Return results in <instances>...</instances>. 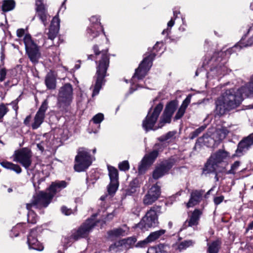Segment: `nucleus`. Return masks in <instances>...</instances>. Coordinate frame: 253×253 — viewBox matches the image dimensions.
<instances>
[{
  "mask_svg": "<svg viewBox=\"0 0 253 253\" xmlns=\"http://www.w3.org/2000/svg\"><path fill=\"white\" fill-rule=\"evenodd\" d=\"M61 211L66 215H69L73 213L72 210L71 209H68L65 206H63L61 209Z\"/></svg>",
  "mask_w": 253,
  "mask_h": 253,
  "instance_id": "obj_47",
  "label": "nucleus"
},
{
  "mask_svg": "<svg viewBox=\"0 0 253 253\" xmlns=\"http://www.w3.org/2000/svg\"><path fill=\"white\" fill-rule=\"evenodd\" d=\"M60 28V20L58 15L55 16L51 22L49 32L47 33L48 38L53 40L57 36Z\"/></svg>",
  "mask_w": 253,
  "mask_h": 253,
  "instance_id": "obj_23",
  "label": "nucleus"
},
{
  "mask_svg": "<svg viewBox=\"0 0 253 253\" xmlns=\"http://www.w3.org/2000/svg\"><path fill=\"white\" fill-rule=\"evenodd\" d=\"M158 154L159 151L157 150H154L144 156L138 167L139 174H143L146 171L148 168L154 163L158 156Z\"/></svg>",
  "mask_w": 253,
  "mask_h": 253,
  "instance_id": "obj_16",
  "label": "nucleus"
},
{
  "mask_svg": "<svg viewBox=\"0 0 253 253\" xmlns=\"http://www.w3.org/2000/svg\"><path fill=\"white\" fill-rule=\"evenodd\" d=\"M229 130L225 127L217 129L211 136L206 138L205 143H209L208 146L215 147L223 140L229 133Z\"/></svg>",
  "mask_w": 253,
  "mask_h": 253,
  "instance_id": "obj_13",
  "label": "nucleus"
},
{
  "mask_svg": "<svg viewBox=\"0 0 253 253\" xmlns=\"http://www.w3.org/2000/svg\"><path fill=\"white\" fill-rule=\"evenodd\" d=\"M240 165V162L239 161H235L231 167V169L230 170L226 172V173L228 174H235L236 172V171L238 170L239 166Z\"/></svg>",
  "mask_w": 253,
  "mask_h": 253,
  "instance_id": "obj_41",
  "label": "nucleus"
},
{
  "mask_svg": "<svg viewBox=\"0 0 253 253\" xmlns=\"http://www.w3.org/2000/svg\"><path fill=\"white\" fill-rule=\"evenodd\" d=\"M31 115H29V116H27L26 118L25 119V120L24 121V124L26 126H28L29 125V123H30V122L31 120Z\"/></svg>",
  "mask_w": 253,
  "mask_h": 253,
  "instance_id": "obj_56",
  "label": "nucleus"
},
{
  "mask_svg": "<svg viewBox=\"0 0 253 253\" xmlns=\"http://www.w3.org/2000/svg\"><path fill=\"white\" fill-rule=\"evenodd\" d=\"M91 25L86 30L87 38L92 40L99 35L100 31H103L102 26L101 25L100 19L97 16H92L90 18Z\"/></svg>",
  "mask_w": 253,
  "mask_h": 253,
  "instance_id": "obj_15",
  "label": "nucleus"
},
{
  "mask_svg": "<svg viewBox=\"0 0 253 253\" xmlns=\"http://www.w3.org/2000/svg\"><path fill=\"white\" fill-rule=\"evenodd\" d=\"M175 131H169L165 135L161 136L159 138V140L161 141H165L169 140L171 139L174 135L175 134Z\"/></svg>",
  "mask_w": 253,
  "mask_h": 253,
  "instance_id": "obj_43",
  "label": "nucleus"
},
{
  "mask_svg": "<svg viewBox=\"0 0 253 253\" xmlns=\"http://www.w3.org/2000/svg\"><path fill=\"white\" fill-rule=\"evenodd\" d=\"M224 197L223 196L215 197L214 199V203L215 205L220 204L223 200Z\"/></svg>",
  "mask_w": 253,
  "mask_h": 253,
  "instance_id": "obj_50",
  "label": "nucleus"
},
{
  "mask_svg": "<svg viewBox=\"0 0 253 253\" xmlns=\"http://www.w3.org/2000/svg\"><path fill=\"white\" fill-rule=\"evenodd\" d=\"M248 43L246 45H242V43L240 42L237 44H236L234 46L232 47L230 49H228L226 50V54H231L232 52L236 51V49H240L243 46H250L252 44H253V36L252 37L248 42Z\"/></svg>",
  "mask_w": 253,
  "mask_h": 253,
  "instance_id": "obj_33",
  "label": "nucleus"
},
{
  "mask_svg": "<svg viewBox=\"0 0 253 253\" xmlns=\"http://www.w3.org/2000/svg\"><path fill=\"white\" fill-rule=\"evenodd\" d=\"M27 54L30 61L34 64H37L41 56L40 48L32 40L29 34H26L23 39Z\"/></svg>",
  "mask_w": 253,
  "mask_h": 253,
  "instance_id": "obj_9",
  "label": "nucleus"
},
{
  "mask_svg": "<svg viewBox=\"0 0 253 253\" xmlns=\"http://www.w3.org/2000/svg\"><path fill=\"white\" fill-rule=\"evenodd\" d=\"M249 228L250 229L253 228V221L249 224Z\"/></svg>",
  "mask_w": 253,
  "mask_h": 253,
  "instance_id": "obj_64",
  "label": "nucleus"
},
{
  "mask_svg": "<svg viewBox=\"0 0 253 253\" xmlns=\"http://www.w3.org/2000/svg\"><path fill=\"white\" fill-rule=\"evenodd\" d=\"M67 185V182L65 181L53 182L49 188V191L51 193H53L54 196L56 193L59 192L62 189L65 188Z\"/></svg>",
  "mask_w": 253,
  "mask_h": 253,
  "instance_id": "obj_25",
  "label": "nucleus"
},
{
  "mask_svg": "<svg viewBox=\"0 0 253 253\" xmlns=\"http://www.w3.org/2000/svg\"><path fill=\"white\" fill-rule=\"evenodd\" d=\"M191 101V96L188 95L183 101L181 106L178 110L175 117L174 119L177 120L180 119L184 114L185 110L190 104Z\"/></svg>",
  "mask_w": 253,
  "mask_h": 253,
  "instance_id": "obj_24",
  "label": "nucleus"
},
{
  "mask_svg": "<svg viewBox=\"0 0 253 253\" xmlns=\"http://www.w3.org/2000/svg\"><path fill=\"white\" fill-rule=\"evenodd\" d=\"M202 213V212L200 210L195 209L189 216V218L185 221L182 226V228L185 229L188 227L197 225Z\"/></svg>",
  "mask_w": 253,
  "mask_h": 253,
  "instance_id": "obj_22",
  "label": "nucleus"
},
{
  "mask_svg": "<svg viewBox=\"0 0 253 253\" xmlns=\"http://www.w3.org/2000/svg\"><path fill=\"white\" fill-rule=\"evenodd\" d=\"M32 156L31 150L24 147L15 151L12 158L14 162L20 164L25 169H28L32 164Z\"/></svg>",
  "mask_w": 253,
  "mask_h": 253,
  "instance_id": "obj_10",
  "label": "nucleus"
},
{
  "mask_svg": "<svg viewBox=\"0 0 253 253\" xmlns=\"http://www.w3.org/2000/svg\"><path fill=\"white\" fill-rule=\"evenodd\" d=\"M253 96V75L250 82L240 88H231L226 90L215 101L214 113L216 116H221L227 112L238 107L244 97Z\"/></svg>",
  "mask_w": 253,
  "mask_h": 253,
  "instance_id": "obj_1",
  "label": "nucleus"
},
{
  "mask_svg": "<svg viewBox=\"0 0 253 253\" xmlns=\"http://www.w3.org/2000/svg\"><path fill=\"white\" fill-rule=\"evenodd\" d=\"M73 100V86L70 84L66 83L59 89L57 105L61 111L67 112Z\"/></svg>",
  "mask_w": 253,
  "mask_h": 253,
  "instance_id": "obj_5",
  "label": "nucleus"
},
{
  "mask_svg": "<svg viewBox=\"0 0 253 253\" xmlns=\"http://www.w3.org/2000/svg\"><path fill=\"white\" fill-rule=\"evenodd\" d=\"M176 108L177 103L175 101H171L168 103L161 117L159 126L155 127V124L163 108V105L161 103H159L152 112V109H150L145 119L143 121L142 127L146 131H148L150 130H156L158 128H161L166 123H170L171 117Z\"/></svg>",
  "mask_w": 253,
  "mask_h": 253,
  "instance_id": "obj_2",
  "label": "nucleus"
},
{
  "mask_svg": "<svg viewBox=\"0 0 253 253\" xmlns=\"http://www.w3.org/2000/svg\"><path fill=\"white\" fill-rule=\"evenodd\" d=\"M206 126H203L192 132L190 134V138L193 139L197 137L205 129Z\"/></svg>",
  "mask_w": 253,
  "mask_h": 253,
  "instance_id": "obj_42",
  "label": "nucleus"
},
{
  "mask_svg": "<svg viewBox=\"0 0 253 253\" xmlns=\"http://www.w3.org/2000/svg\"><path fill=\"white\" fill-rule=\"evenodd\" d=\"M138 181L136 179L131 181L129 185V187L126 190V194L127 195H131L135 193L138 187Z\"/></svg>",
  "mask_w": 253,
  "mask_h": 253,
  "instance_id": "obj_34",
  "label": "nucleus"
},
{
  "mask_svg": "<svg viewBox=\"0 0 253 253\" xmlns=\"http://www.w3.org/2000/svg\"><path fill=\"white\" fill-rule=\"evenodd\" d=\"M45 84L48 89H54L56 86V80L52 73H48L45 78Z\"/></svg>",
  "mask_w": 253,
  "mask_h": 253,
  "instance_id": "obj_27",
  "label": "nucleus"
},
{
  "mask_svg": "<svg viewBox=\"0 0 253 253\" xmlns=\"http://www.w3.org/2000/svg\"><path fill=\"white\" fill-rule=\"evenodd\" d=\"M179 13V11L177 10H173V16L174 17V19L176 18L177 15Z\"/></svg>",
  "mask_w": 253,
  "mask_h": 253,
  "instance_id": "obj_61",
  "label": "nucleus"
},
{
  "mask_svg": "<svg viewBox=\"0 0 253 253\" xmlns=\"http://www.w3.org/2000/svg\"><path fill=\"white\" fill-rule=\"evenodd\" d=\"M160 187L157 184L152 186L143 198V202L144 204L145 205H152L158 200L160 197Z\"/></svg>",
  "mask_w": 253,
  "mask_h": 253,
  "instance_id": "obj_19",
  "label": "nucleus"
},
{
  "mask_svg": "<svg viewBox=\"0 0 253 253\" xmlns=\"http://www.w3.org/2000/svg\"><path fill=\"white\" fill-rule=\"evenodd\" d=\"M119 168L121 170L126 171L128 170L129 165L127 161H124L119 164Z\"/></svg>",
  "mask_w": 253,
  "mask_h": 253,
  "instance_id": "obj_45",
  "label": "nucleus"
},
{
  "mask_svg": "<svg viewBox=\"0 0 253 253\" xmlns=\"http://www.w3.org/2000/svg\"><path fill=\"white\" fill-rule=\"evenodd\" d=\"M96 215H93L92 217L87 219L77 230L73 231L74 235L73 238L78 240L81 238H84L88 236L89 233L96 225V221L94 220Z\"/></svg>",
  "mask_w": 253,
  "mask_h": 253,
  "instance_id": "obj_11",
  "label": "nucleus"
},
{
  "mask_svg": "<svg viewBox=\"0 0 253 253\" xmlns=\"http://www.w3.org/2000/svg\"><path fill=\"white\" fill-rule=\"evenodd\" d=\"M174 18H171L170 20L168 23V26L169 27H172L174 24Z\"/></svg>",
  "mask_w": 253,
  "mask_h": 253,
  "instance_id": "obj_58",
  "label": "nucleus"
},
{
  "mask_svg": "<svg viewBox=\"0 0 253 253\" xmlns=\"http://www.w3.org/2000/svg\"><path fill=\"white\" fill-rule=\"evenodd\" d=\"M0 165L4 168L13 170L17 174H19L22 172V169L19 165L11 162L3 161L0 163Z\"/></svg>",
  "mask_w": 253,
  "mask_h": 253,
  "instance_id": "obj_29",
  "label": "nucleus"
},
{
  "mask_svg": "<svg viewBox=\"0 0 253 253\" xmlns=\"http://www.w3.org/2000/svg\"><path fill=\"white\" fill-rule=\"evenodd\" d=\"M6 75V71L4 68L0 70V82H2L4 80Z\"/></svg>",
  "mask_w": 253,
  "mask_h": 253,
  "instance_id": "obj_49",
  "label": "nucleus"
},
{
  "mask_svg": "<svg viewBox=\"0 0 253 253\" xmlns=\"http://www.w3.org/2000/svg\"><path fill=\"white\" fill-rule=\"evenodd\" d=\"M28 221L32 224H35L37 220V216L35 213L30 209L28 210Z\"/></svg>",
  "mask_w": 253,
  "mask_h": 253,
  "instance_id": "obj_40",
  "label": "nucleus"
},
{
  "mask_svg": "<svg viewBox=\"0 0 253 253\" xmlns=\"http://www.w3.org/2000/svg\"><path fill=\"white\" fill-rule=\"evenodd\" d=\"M48 108V103L44 100L42 104L38 111L36 113L34 119V122L31 126L33 129L38 128L43 122L45 118V113Z\"/></svg>",
  "mask_w": 253,
  "mask_h": 253,
  "instance_id": "obj_18",
  "label": "nucleus"
},
{
  "mask_svg": "<svg viewBox=\"0 0 253 253\" xmlns=\"http://www.w3.org/2000/svg\"><path fill=\"white\" fill-rule=\"evenodd\" d=\"M104 119V115L102 113H98L95 115L93 118L92 121L94 123L98 124H100Z\"/></svg>",
  "mask_w": 253,
  "mask_h": 253,
  "instance_id": "obj_44",
  "label": "nucleus"
},
{
  "mask_svg": "<svg viewBox=\"0 0 253 253\" xmlns=\"http://www.w3.org/2000/svg\"><path fill=\"white\" fill-rule=\"evenodd\" d=\"M195 242L191 240H184L179 243L178 249L179 251L186 249L187 248L193 246Z\"/></svg>",
  "mask_w": 253,
  "mask_h": 253,
  "instance_id": "obj_37",
  "label": "nucleus"
},
{
  "mask_svg": "<svg viewBox=\"0 0 253 253\" xmlns=\"http://www.w3.org/2000/svg\"><path fill=\"white\" fill-rule=\"evenodd\" d=\"M36 10L38 16L43 24L44 26H46L47 23L48 14L45 6L43 7H36Z\"/></svg>",
  "mask_w": 253,
  "mask_h": 253,
  "instance_id": "obj_28",
  "label": "nucleus"
},
{
  "mask_svg": "<svg viewBox=\"0 0 253 253\" xmlns=\"http://www.w3.org/2000/svg\"><path fill=\"white\" fill-rule=\"evenodd\" d=\"M119 186V181H110L108 186V192L109 194H114L117 190Z\"/></svg>",
  "mask_w": 253,
  "mask_h": 253,
  "instance_id": "obj_38",
  "label": "nucleus"
},
{
  "mask_svg": "<svg viewBox=\"0 0 253 253\" xmlns=\"http://www.w3.org/2000/svg\"><path fill=\"white\" fill-rule=\"evenodd\" d=\"M15 2L14 0H4L2 5V10L4 12L10 11L14 8Z\"/></svg>",
  "mask_w": 253,
  "mask_h": 253,
  "instance_id": "obj_32",
  "label": "nucleus"
},
{
  "mask_svg": "<svg viewBox=\"0 0 253 253\" xmlns=\"http://www.w3.org/2000/svg\"><path fill=\"white\" fill-rule=\"evenodd\" d=\"M44 0H36V7H43L45 6L43 2Z\"/></svg>",
  "mask_w": 253,
  "mask_h": 253,
  "instance_id": "obj_54",
  "label": "nucleus"
},
{
  "mask_svg": "<svg viewBox=\"0 0 253 253\" xmlns=\"http://www.w3.org/2000/svg\"><path fill=\"white\" fill-rule=\"evenodd\" d=\"M23 225L22 223L17 224L15 227H14L11 230L12 232H16L21 230L22 226Z\"/></svg>",
  "mask_w": 253,
  "mask_h": 253,
  "instance_id": "obj_52",
  "label": "nucleus"
},
{
  "mask_svg": "<svg viewBox=\"0 0 253 253\" xmlns=\"http://www.w3.org/2000/svg\"><path fill=\"white\" fill-rule=\"evenodd\" d=\"M92 161L93 158L91 157L88 150L84 148H80L75 157L74 169L78 172L84 171L91 165Z\"/></svg>",
  "mask_w": 253,
  "mask_h": 253,
  "instance_id": "obj_7",
  "label": "nucleus"
},
{
  "mask_svg": "<svg viewBox=\"0 0 253 253\" xmlns=\"http://www.w3.org/2000/svg\"><path fill=\"white\" fill-rule=\"evenodd\" d=\"M175 162L176 160L173 158H170L162 162L153 171V178L158 179L168 173L169 169L174 166Z\"/></svg>",
  "mask_w": 253,
  "mask_h": 253,
  "instance_id": "obj_14",
  "label": "nucleus"
},
{
  "mask_svg": "<svg viewBox=\"0 0 253 253\" xmlns=\"http://www.w3.org/2000/svg\"><path fill=\"white\" fill-rule=\"evenodd\" d=\"M156 55L152 53L145 57L140 64L132 77L133 79L137 78L138 80L142 79L146 75L152 65V61Z\"/></svg>",
  "mask_w": 253,
  "mask_h": 253,
  "instance_id": "obj_12",
  "label": "nucleus"
},
{
  "mask_svg": "<svg viewBox=\"0 0 253 253\" xmlns=\"http://www.w3.org/2000/svg\"><path fill=\"white\" fill-rule=\"evenodd\" d=\"M93 50L96 59H99V60L97 66V79L93 89L92 97L98 94L102 85L105 82L104 78L106 76V72L109 65V57L107 54V50L99 51L98 46L95 45L93 46Z\"/></svg>",
  "mask_w": 253,
  "mask_h": 253,
  "instance_id": "obj_3",
  "label": "nucleus"
},
{
  "mask_svg": "<svg viewBox=\"0 0 253 253\" xmlns=\"http://www.w3.org/2000/svg\"><path fill=\"white\" fill-rule=\"evenodd\" d=\"M45 142L42 141L39 143L37 144V147L41 152H43L44 150Z\"/></svg>",
  "mask_w": 253,
  "mask_h": 253,
  "instance_id": "obj_51",
  "label": "nucleus"
},
{
  "mask_svg": "<svg viewBox=\"0 0 253 253\" xmlns=\"http://www.w3.org/2000/svg\"><path fill=\"white\" fill-rule=\"evenodd\" d=\"M108 169L110 181H118L119 174L118 170L111 166L108 167Z\"/></svg>",
  "mask_w": 253,
  "mask_h": 253,
  "instance_id": "obj_35",
  "label": "nucleus"
},
{
  "mask_svg": "<svg viewBox=\"0 0 253 253\" xmlns=\"http://www.w3.org/2000/svg\"><path fill=\"white\" fill-rule=\"evenodd\" d=\"M113 216H114V215L113 213H110L107 215V216L106 218L107 219H111L113 217Z\"/></svg>",
  "mask_w": 253,
  "mask_h": 253,
  "instance_id": "obj_62",
  "label": "nucleus"
},
{
  "mask_svg": "<svg viewBox=\"0 0 253 253\" xmlns=\"http://www.w3.org/2000/svg\"><path fill=\"white\" fill-rule=\"evenodd\" d=\"M53 197V193L41 191L33 196L31 203L26 204V208L28 210L31 209L32 207L35 208H46L48 206Z\"/></svg>",
  "mask_w": 253,
  "mask_h": 253,
  "instance_id": "obj_8",
  "label": "nucleus"
},
{
  "mask_svg": "<svg viewBox=\"0 0 253 253\" xmlns=\"http://www.w3.org/2000/svg\"><path fill=\"white\" fill-rule=\"evenodd\" d=\"M165 233L166 230L164 229H161L155 232H153L151 233L147 237V240L150 243L154 242L160 238V237L163 235Z\"/></svg>",
  "mask_w": 253,
  "mask_h": 253,
  "instance_id": "obj_31",
  "label": "nucleus"
},
{
  "mask_svg": "<svg viewBox=\"0 0 253 253\" xmlns=\"http://www.w3.org/2000/svg\"><path fill=\"white\" fill-rule=\"evenodd\" d=\"M11 104L12 105L13 109L14 110H15L16 111H17L18 110V107L17 106V102L16 100L12 102L11 103Z\"/></svg>",
  "mask_w": 253,
  "mask_h": 253,
  "instance_id": "obj_57",
  "label": "nucleus"
},
{
  "mask_svg": "<svg viewBox=\"0 0 253 253\" xmlns=\"http://www.w3.org/2000/svg\"><path fill=\"white\" fill-rule=\"evenodd\" d=\"M229 157V153L222 149H219L212 153L205 165L203 173L207 174L216 173L220 167V165L226 162Z\"/></svg>",
  "mask_w": 253,
  "mask_h": 253,
  "instance_id": "obj_4",
  "label": "nucleus"
},
{
  "mask_svg": "<svg viewBox=\"0 0 253 253\" xmlns=\"http://www.w3.org/2000/svg\"><path fill=\"white\" fill-rule=\"evenodd\" d=\"M226 69V67L223 66L222 67H220V69L218 67H217V70L218 71V74L219 75H224L225 74V70Z\"/></svg>",
  "mask_w": 253,
  "mask_h": 253,
  "instance_id": "obj_55",
  "label": "nucleus"
},
{
  "mask_svg": "<svg viewBox=\"0 0 253 253\" xmlns=\"http://www.w3.org/2000/svg\"><path fill=\"white\" fill-rule=\"evenodd\" d=\"M207 253H218L220 249V243L216 240L207 244Z\"/></svg>",
  "mask_w": 253,
  "mask_h": 253,
  "instance_id": "obj_30",
  "label": "nucleus"
},
{
  "mask_svg": "<svg viewBox=\"0 0 253 253\" xmlns=\"http://www.w3.org/2000/svg\"><path fill=\"white\" fill-rule=\"evenodd\" d=\"M161 207L154 205L148 210L145 216L137 224L136 227L142 230H148L150 228L155 227L159 224L158 216L161 213Z\"/></svg>",
  "mask_w": 253,
  "mask_h": 253,
  "instance_id": "obj_6",
  "label": "nucleus"
},
{
  "mask_svg": "<svg viewBox=\"0 0 253 253\" xmlns=\"http://www.w3.org/2000/svg\"><path fill=\"white\" fill-rule=\"evenodd\" d=\"M8 111V109L6 106V105L3 103L0 105V120L4 117Z\"/></svg>",
  "mask_w": 253,
  "mask_h": 253,
  "instance_id": "obj_46",
  "label": "nucleus"
},
{
  "mask_svg": "<svg viewBox=\"0 0 253 253\" xmlns=\"http://www.w3.org/2000/svg\"><path fill=\"white\" fill-rule=\"evenodd\" d=\"M204 193L205 191L202 189L193 190L191 193L189 200L187 203V207H193L198 204L202 200Z\"/></svg>",
  "mask_w": 253,
  "mask_h": 253,
  "instance_id": "obj_21",
  "label": "nucleus"
},
{
  "mask_svg": "<svg viewBox=\"0 0 253 253\" xmlns=\"http://www.w3.org/2000/svg\"><path fill=\"white\" fill-rule=\"evenodd\" d=\"M169 32H170V31L168 29H165L163 31L162 34L163 35L167 34V35H169Z\"/></svg>",
  "mask_w": 253,
  "mask_h": 253,
  "instance_id": "obj_60",
  "label": "nucleus"
},
{
  "mask_svg": "<svg viewBox=\"0 0 253 253\" xmlns=\"http://www.w3.org/2000/svg\"><path fill=\"white\" fill-rule=\"evenodd\" d=\"M37 231L36 229L31 230L27 238V243L30 249H33L38 251H42L43 250V247L37 239Z\"/></svg>",
  "mask_w": 253,
  "mask_h": 253,
  "instance_id": "obj_20",
  "label": "nucleus"
},
{
  "mask_svg": "<svg viewBox=\"0 0 253 253\" xmlns=\"http://www.w3.org/2000/svg\"><path fill=\"white\" fill-rule=\"evenodd\" d=\"M253 146V133L244 137L239 142L234 155L237 157L243 156Z\"/></svg>",
  "mask_w": 253,
  "mask_h": 253,
  "instance_id": "obj_17",
  "label": "nucleus"
},
{
  "mask_svg": "<svg viewBox=\"0 0 253 253\" xmlns=\"http://www.w3.org/2000/svg\"><path fill=\"white\" fill-rule=\"evenodd\" d=\"M149 243H150V242H148V241L147 240V238H146L144 240L138 242L137 243L136 246L137 247H144Z\"/></svg>",
  "mask_w": 253,
  "mask_h": 253,
  "instance_id": "obj_48",
  "label": "nucleus"
},
{
  "mask_svg": "<svg viewBox=\"0 0 253 253\" xmlns=\"http://www.w3.org/2000/svg\"><path fill=\"white\" fill-rule=\"evenodd\" d=\"M74 235V233L73 231H72L71 234L68 235L67 236L64 237L62 239V242L64 244V246H66L67 247L68 246H70L71 244L73 242L77 240L74 239V238H73Z\"/></svg>",
  "mask_w": 253,
  "mask_h": 253,
  "instance_id": "obj_36",
  "label": "nucleus"
},
{
  "mask_svg": "<svg viewBox=\"0 0 253 253\" xmlns=\"http://www.w3.org/2000/svg\"><path fill=\"white\" fill-rule=\"evenodd\" d=\"M125 234V231L122 228H116L108 232V235L111 237H118L123 236Z\"/></svg>",
  "mask_w": 253,
  "mask_h": 253,
  "instance_id": "obj_39",
  "label": "nucleus"
},
{
  "mask_svg": "<svg viewBox=\"0 0 253 253\" xmlns=\"http://www.w3.org/2000/svg\"><path fill=\"white\" fill-rule=\"evenodd\" d=\"M115 248H116V245L114 244V245H111L109 249H110V251H112V250H114Z\"/></svg>",
  "mask_w": 253,
  "mask_h": 253,
  "instance_id": "obj_63",
  "label": "nucleus"
},
{
  "mask_svg": "<svg viewBox=\"0 0 253 253\" xmlns=\"http://www.w3.org/2000/svg\"><path fill=\"white\" fill-rule=\"evenodd\" d=\"M17 36L19 38L22 37L25 34V30L23 29H19L17 30Z\"/></svg>",
  "mask_w": 253,
  "mask_h": 253,
  "instance_id": "obj_53",
  "label": "nucleus"
},
{
  "mask_svg": "<svg viewBox=\"0 0 253 253\" xmlns=\"http://www.w3.org/2000/svg\"><path fill=\"white\" fill-rule=\"evenodd\" d=\"M170 248L166 245L160 244L158 247H152L148 248L147 253H170Z\"/></svg>",
  "mask_w": 253,
  "mask_h": 253,
  "instance_id": "obj_26",
  "label": "nucleus"
},
{
  "mask_svg": "<svg viewBox=\"0 0 253 253\" xmlns=\"http://www.w3.org/2000/svg\"><path fill=\"white\" fill-rule=\"evenodd\" d=\"M65 0L63 2V3H62L60 9L58 11V12H60V11L63 9V10H64L65 9H66V6H65Z\"/></svg>",
  "mask_w": 253,
  "mask_h": 253,
  "instance_id": "obj_59",
  "label": "nucleus"
}]
</instances>
